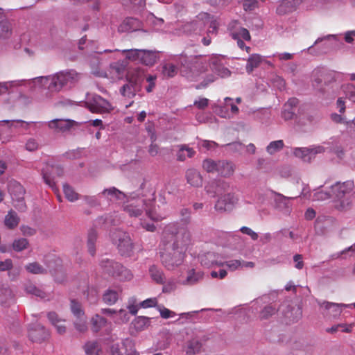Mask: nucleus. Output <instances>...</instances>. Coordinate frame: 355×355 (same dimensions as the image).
I'll return each instance as SVG.
<instances>
[{
  "mask_svg": "<svg viewBox=\"0 0 355 355\" xmlns=\"http://www.w3.org/2000/svg\"><path fill=\"white\" fill-rule=\"evenodd\" d=\"M80 78L81 74L76 70L66 69L51 76L37 78L35 80L48 90L50 97L51 94L58 93L63 87L73 86Z\"/></svg>",
  "mask_w": 355,
  "mask_h": 355,
  "instance_id": "f257e3e1",
  "label": "nucleus"
},
{
  "mask_svg": "<svg viewBox=\"0 0 355 355\" xmlns=\"http://www.w3.org/2000/svg\"><path fill=\"white\" fill-rule=\"evenodd\" d=\"M123 210L131 217L141 216L145 210L147 216L153 221H159L164 217L156 211L155 191L150 192V196L132 198L123 207Z\"/></svg>",
  "mask_w": 355,
  "mask_h": 355,
  "instance_id": "f03ea898",
  "label": "nucleus"
},
{
  "mask_svg": "<svg viewBox=\"0 0 355 355\" xmlns=\"http://www.w3.org/2000/svg\"><path fill=\"white\" fill-rule=\"evenodd\" d=\"M167 241L176 249L186 252L191 243V233L187 226H181L178 223H169L164 229L162 243H167Z\"/></svg>",
  "mask_w": 355,
  "mask_h": 355,
  "instance_id": "7ed1b4c3",
  "label": "nucleus"
},
{
  "mask_svg": "<svg viewBox=\"0 0 355 355\" xmlns=\"http://www.w3.org/2000/svg\"><path fill=\"white\" fill-rule=\"evenodd\" d=\"M354 188V183L352 180L337 182L331 187L332 197L334 198V206L336 209L345 211L352 207V193Z\"/></svg>",
  "mask_w": 355,
  "mask_h": 355,
  "instance_id": "20e7f679",
  "label": "nucleus"
},
{
  "mask_svg": "<svg viewBox=\"0 0 355 355\" xmlns=\"http://www.w3.org/2000/svg\"><path fill=\"white\" fill-rule=\"evenodd\" d=\"M164 246L161 249V261L162 264L168 270H173L175 268L180 266L184 261L185 252L176 249L171 245L170 241L167 243H162Z\"/></svg>",
  "mask_w": 355,
  "mask_h": 355,
  "instance_id": "39448f33",
  "label": "nucleus"
},
{
  "mask_svg": "<svg viewBox=\"0 0 355 355\" xmlns=\"http://www.w3.org/2000/svg\"><path fill=\"white\" fill-rule=\"evenodd\" d=\"M103 271L121 281H129L133 277L132 272L119 262L108 259L101 261Z\"/></svg>",
  "mask_w": 355,
  "mask_h": 355,
  "instance_id": "423d86ee",
  "label": "nucleus"
},
{
  "mask_svg": "<svg viewBox=\"0 0 355 355\" xmlns=\"http://www.w3.org/2000/svg\"><path fill=\"white\" fill-rule=\"evenodd\" d=\"M112 239L121 256L130 257L132 254L134 244L128 233L116 230L112 234Z\"/></svg>",
  "mask_w": 355,
  "mask_h": 355,
  "instance_id": "0eeeda50",
  "label": "nucleus"
},
{
  "mask_svg": "<svg viewBox=\"0 0 355 355\" xmlns=\"http://www.w3.org/2000/svg\"><path fill=\"white\" fill-rule=\"evenodd\" d=\"M8 191L12 197L15 207L21 212L26 210V205L24 201L25 189L23 186L16 182L12 181L8 184Z\"/></svg>",
  "mask_w": 355,
  "mask_h": 355,
  "instance_id": "6e6552de",
  "label": "nucleus"
},
{
  "mask_svg": "<svg viewBox=\"0 0 355 355\" xmlns=\"http://www.w3.org/2000/svg\"><path fill=\"white\" fill-rule=\"evenodd\" d=\"M238 21H232L228 26L231 37L237 42L238 46L241 49H245L248 53L250 51V47L247 46L242 39L250 41L251 39L249 31L243 27H237Z\"/></svg>",
  "mask_w": 355,
  "mask_h": 355,
  "instance_id": "1a4fd4ad",
  "label": "nucleus"
},
{
  "mask_svg": "<svg viewBox=\"0 0 355 355\" xmlns=\"http://www.w3.org/2000/svg\"><path fill=\"white\" fill-rule=\"evenodd\" d=\"M126 77L128 83L124 85L120 92L123 96L131 98L135 95L136 87L141 80L142 73L139 69L128 71Z\"/></svg>",
  "mask_w": 355,
  "mask_h": 355,
  "instance_id": "9d476101",
  "label": "nucleus"
},
{
  "mask_svg": "<svg viewBox=\"0 0 355 355\" xmlns=\"http://www.w3.org/2000/svg\"><path fill=\"white\" fill-rule=\"evenodd\" d=\"M87 107L93 113H109L114 110V107L105 99L100 96H96L92 101L87 103Z\"/></svg>",
  "mask_w": 355,
  "mask_h": 355,
  "instance_id": "9b49d317",
  "label": "nucleus"
},
{
  "mask_svg": "<svg viewBox=\"0 0 355 355\" xmlns=\"http://www.w3.org/2000/svg\"><path fill=\"white\" fill-rule=\"evenodd\" d=\"M63 173V168L60 166H51L49 164H46L42 171V178L45 183L52 189H54L55 186L54 182L55 177H61Z\"/></svg>",
  "mask_w": 355,
  "mask_h": 355,
  "instance_id": "f8f14e48",
  "label": "nucleus"
},
{
  "mask_svg": "<svg viewBox=\"0 0 355 355\" xmlns=\"http://www.w3.org/2000/svg\"><path fill=\"white\" fill-rule=\"evenodd\" d=\"M324 152V148L320 146L313 148H297L294 155L301 158L304 162H310L315 155Z\"/></svg>",
  "mask_w": 355,
  "mask_h": 355,
  "instance_id": "ddd939ff",
  "label": "nucleus"
},
{
  "mask_svg": "<svg viewBox=\"0 0 355 355\" xmlns=\"http://www.w3.org/2000/svg\"><path fill=\"white\" fill-rule=\"evenodd\" d=\"M223 57L221 55L212 56L209 60V66L213 71L216 73L222 78L230 76V71L223 66L222 60Z\"/></svg>",
  "mask_w": 355,
  "mask_h": 355,
  "instance_id": "4468645a",
  "label": "nucleus"
},
{
  "mask_svg": "<svg viewBox=\"0 0 355 355\" xmlns=\"http://www.w3.org/2000/svg\"><path fill=\"white\" fill-rule=\"evenodd\" d=\"M49 334L46 329L40 324H33L28 329V337L33 342L42 343Z\"/></svg>",
  "mask_w": 355,
  "mask_h": 355,
  "instance_id": "2eb2a0df",
  "label": "nucleus"
},
{
  "mask_svg": "<svg viewBox=\"0 0 355 355\" xmlns=\"http://www.w3.org/2000/svg\"><path fill=\"white\" fill-rule=\"evenodd\" d=\"M237 200L238 199L234 193H227L218 200L215 204V209L220 211L230 210L237 202Z\"/></svg>",
  "mask_w": 355,
  "mask_h": 355,
  "instance_id": "dca6fc26",
  "label": "nucleus"
},
{
  "mask_svg": "<svg viewBox=\"0 0 355 355\" xmlns=\"http://www.w3.org/2000/svg\"><path fill=\"white\" fill-rule=\"evenodd\" d=\"M320 309L322 310L324 315L337 317L342 312V307H348L350 305L344 304H336L329 302H322L319 303Z\"/></svg>",
  "mask_w": 355,
  "mask_h": 355,
  "instance_id": "f3484780",
  "label": "nucleus"
},
{
  "mask_svg": "<svg viewBox=\"0 0 355 355\" xmlns=\"http://www.w3.org/2000/svg\"><path fill=\"white\" fill-rule=\"evenodd\" d=\"M76 122L69 119H54L49 122V127L56 131L65 132L70 130Z\"/></svg>",
  "mask_w": 355,
  "mask_h": 355,
  "instance_id": "a211bd4d",
  "label": "nucleus"
},
{
  "mask_svg": "<svg viewBox=\"0 0 355 355\" xmlns=\"http://www.w3.org/2000/svg\"><path fill=\"white\" fill-rule=\"evenodd\" d=\"M298 0H283L276 9L279 15H284L295 11L298 6Z\"/></svg>",
  "mask_w": 355,
  "mask_h": 355,
  "instance_id": "6ab92c4d",
  "label": "nucleus"
},
{
  "mask_svg": "<svg viewBox=\"0 0 355 355\" xmlns=\"http://www.w3.org/2000/svg\"><path fill=\"white\" fill-rule=\"evenodd\" d=\"M186 180L188 184L194 187L202 185L203 178L199 171L194 168H189L186 171Z\"/></svg>",
  "mask_w": 355,
  "mask_h": 355,
  "instance_id": "aec40b11",
  "label": "nucleus"
},
{
  "mask_svg": "<svg viewBox=\"0 0 355 355\" xmlns=\"http://www.w3.org/2000/svg\"><path fill=\"white\" fill-rule=\"evenodd\" d=\"M140 62L146 66H153L158 60V52L141 49Z\"/></svg>",
  "mask_w": 355,
  "mask_h": 355,
  "instance_id": "412c9836",
  "label": "nucleus"
},
{
  "mask_svg": "<svg viewBox=\"0 0 355 355\" xmlns=\"http://www.w3.org/2000/svg\"><path fill=\"white\" fill-rule=\"evenodd\" d=\"M218 175L228 178L234 174L235 166L232 162L225 160H218Z\"/></svg>",
  "mask_w": 355,
  "mask_h": 355,
  "instance_id": "4be33fe9",
  "label": "nucleus"
},
{
  "mask_svg": "<svg viewBox=\"0 0 355 355\" xmlns=\"http://www.w3.org/2000/svg\"><path fill=\"white\" fill-rule=\"evenodd\" d=\"M48 318L51 323L56 328L57 332L59 334H63L66 332V326L64 324L65 320L60 319L58 315L55 312H50L48 313Z\"/></svg>",
  "mask_w": 355,
  "mask_h": 355,
  "instance_id": "5701e85b",
  "label": "nucleus"
},
{
  "mask_svg": "<svg viewBox=\"0 0 355 355\" xmlns=\"http://www.w3.org/2000/svg\"><path fill=\"white\" fill-rule=\"evenodd\" d=\"M178 148L176 156L177 159L180 162H184L187 158H192L196 155L194 149L187 145L182 144L178 146Z\"/></svg>",
  "mask_w": 355,
  "mask_h": 355,
  "instance_id": "b1692460",
  "label": "nucleus"
},
{
  "mask_svg": "<svg viewBox=\"0 0 355 355\" xmlns=\"http://www.w3.org/2000/svg\"><path fill=\"white\" fill-rule=\"evenodd\" d=\"M121 291L108 288L103 295L102 300L107 305L114 304L119 300Z\"/></svg>",
  "mask_w": 355,
  "mask_h": 355,
  "instance_id": "393cba45",
  "label": "nucleus"
},
{
  "mask_svg": "<svg viewBox=\"0 0 355 355\" xmlns=\"http://www.w3.org/2000/svg\"><path fill=\"white\" fill-rule=\"evenodd\" d=\"M202 343L197 338H193L187 343L186 353L189 355L198 354L201 352Z\"/></svg>",
  "mask_w": 355,
  "mask_h": 355,
  "instance_id": "a878e982",
  "label": "nucleus"
},
{
  "mask_svg": "<svg viewBox=\"0 0 355 355\" xmlns=\"http://www.w3.org/2000/svg\"><path fill=\"white\" fill-rule=\"evenodd\" d=\"M149 273L153 280L158 284L165 283V276L163 271L156 266L153 265L149 268Z\"/></svg>",
  "mask_w": 355,
  "mask_h": 355,
  "instance_id": "bb28decb",
  "label": "nucleus"
},
{
  "mask_svg": "<svg viewBox=\"0 0 355 355\" xmlns=\"http://www.w3.org/2000/svg\"><path fill=\"white\" fill-rule=\"evenodd\" d=\"M262 61L261 56L259 54L251 55L247 62L246 71L251 73L254 69L257 68Z\"/></svg>",
  "mask_w": 355,
  "mask_h": 355,
  "instance_id": "cd10ccee",
  "label": "nucleus"
},
{
  "mask_svg": "<svg viewBox=\"0 0 355 355\" xmlns=\"http://www.w3.org/2000/svg\"><path fill=\"white\" fill-rule=\"evenodd\" d=\"M19 218L17 214L13 211H9L5 217V225L9 229H13L19 224Z\"/></svg>",
  "mask_w": 355,
  "mask_h": 355,
  "instance_id": "c85d7f7f",
  "label": "nucleus"
},
{
  "mask_svg": "<svg viewBox=\"0 0 355 355\" xmlns=\"http://www.w3.org/2000/svg\"><path fill=\"white\" fill-rule=\"evenodd\" d=\"M150 323V318L144 316L137 317L132 322V324L137 331L145 329Z\"/></svg>",
  "mask_w": 355,
  "mask_h": 355,
  "instance_id": "c756f323",
  "label": "nucleus"
},
{
  "mask_svg": "<svg viewBox=\"0 0 355 355\" xmlns=\"http://www.w3.org/2000/svg\"><path fill=\"white\" fill-rule=\"evenodd\" d=\"M198 17L202 20H205V23H209V33H214L217 32L218 23L216 20L213 19V17H211L209 14L207 12L201 13L199 15Z\"/></svg>",
  "mask_w": 355,
  "mask_h": 355,
  "instance_id": "7c9ffc66",
  "label": "nucleus"
},
{
  "mask_svg": "<svg viewBox=\"0 0 355 355\" xmlns=\"http://www.w3.org/2000/svg\"><path fill=\"white\" fill-rule=\"evenodd\" d=\"M277 311L278 309L275 306L272 304L267 305L259 312V318L261 320H268L274 315Z\"/></svg>",
  "mask_w": 355,
  "mask_h": 355,
  "instance_id": "2f4dec72",
  "label": "nucleus"
},
{
  "mask_svg": "<svg viewBox=\"0 0 355 355\" xmlns=\"http://www.w3.org/2000/svg\"><path fill=\"white\" fill-rule=\"evenodd\" d=\"M218 160L215 161L211 159H206L202 162V168L209 173H217L218 167Z\"/></svg>",
  "mask_w": 355,
  "mask_h": 355,
  "instance_id": "473e14b6",
  "label": "nucleus"
},
{
  "mask_svg": "<svg viewBox=\"0 0 355 355\" xmlns=\"http://www.w3.org/2000/svg\"><path fill=\"white\" fill-rule=\"evenodd\" d=\"M102 194L104 196H110V200H122L125 197L124 193L115 187L104 189L102 192Z\"/></svg>",
  "mask_w": 355,
  "mask_h": 355,
  "instance_id": "72a5a7b5",
  "label": "nucleus"
},
{
  "mask_svg": "<svg viewBox=\"0 0 355 355\" xmlns=\"http://www.w3.org/2000/svg\"><path fill=\"white\" fill-rule=\"evenodd\" d=\"M97 239V233L94 230H90L88 233L87 247L89 254L92 256L95 254V242Z\"/></svg>",
  "mask_w": 355,
  "mask_h": 355,
  "instance_id": "f704fd0d",
  "label": "nucleus"
},
{
  "mask_svg": "<svg viewBox=\"0 0 355 355\" xmlns=\"http://www.w3.org/2000/svg\"><path fill=\"white\" fill-rule=\"evenodd\" d=\"M121 52L128 60L140 62L141 49H124Z\"/></svg>",
  "mask_w": 355,
  "mask_h": 355,
  "instance_id": "c9c22d12",
  "label": "nucleus"
},
{
  "mask_svg": "<svg viewBox=\"0 0 355 355\" xmlns=\"http://www.w3.org/2000/svg\"><path fill=\"white\" fill-rule=\"evenodd\" d=\"M25 268L28 272L35 275L46 272V269L37 262L30 263L26 265Z\"/></svg>",
  "mask_w": 355,
  "mask_h": 355,
  "instance_id": "e433bc0d",
  "label": "nucleus"
},
{
  "mask_svg": "<svg viewBox=\"0 0 355 355\" xmlns=\"http://www.w3.org/2000/svg\"><path fill=\"white\" fill-rule=\"evenodd\" d=\"M107 320L98 314L95 315L92 319V329L94 331H98L103 327L105 326Z\"/></svg>",
  "mask_w": 355,
  "mask_h": 355,
  "instance_id": "4c0bfd02",
  "label": "nucleus"
},
{
  "mask_svg": "<svg viewBox=\"0 0 355 355\" xmlns=\"http://www.w3.org/2000/svg\"><path fill=\"white\" fill-rule=\"evenodd\" d=\"M178 73V68L171 63H166L162 67V74L166 78H173Z\"/></svg>",
  "mask_w": 355,
  "mask_h": 355,
  "instance_id": "58836bf2",
  "label": "nucleus"
},
{
  "mask_svg": "<svg viewBox=\"0 0 355 355\" xmlns=\"http://www.w3.org/2000/svg\"><path fill=\"white\" fill-rule=\"evenodd\" d=\"M29 246L28 241L25 238H20L14 240L12 243V248L16 252H21L26 250Z\"/></svg>",
  "mask_w": 355,
  "mask_h": 355,
  "instance_id": "ea45409f",
  "label": "nucleus"
},
{
  "mask_svg": "<svg viewBox=\"0 0 355 355\" xmlns=\"http://www.w3.org/2000/svg\"><path fill=\"white\" fill-rule=\"evenodd\" d=\"M63 191L65 195L66 198L71 201L73 202L78 199V194L68 184L63 185Z\"/></svg>",
  "mask_w": 355,
  "mask_h": 355,
  "instance_id": "a19ab883",
  "label": "nucleus"
},
{
  "mask_svg": "<svg viewBox=\"0 0 355 355\" xmlns=\"http://www.w3.org/2000/svg\"><path fill=\"white\" fill-rule=\"evenodd\" d=\"M85 351L87 355H99L100 348L97 343L88 342L85 345Z\"/></svg>",
  "mask_w": 355,
  "mask_h": 355,
  "instance_id": "79ce46f5",
  "label": "nucleus"
},
{
  "mask_svg": "<svg viewBox=\"0 0 355 355\" xmlns=\"http://www.w3.org/2000/svg\"><path fill=\"white\" fill-rule=\"evenodd\" d=\"M285 317L288 318L290 322H297L302 317V311L300 308H293L291 311H288L285 313Z\"/></svg>",
  "mask_w": 355,
  "mask_h": 355,
  "instance_id": "37998d69",
  "label": "nucleus"
},
{
  "mask_svg": "<svg viewBox=\"0 0 355 355\" xmlns=\"http://www.w3.org/2000/svg\"><path fill=\"white\" fill-rule=\"evenodd\" d=\"M284 148V142L282 140H277L270 142L266 148L267 152L270 155H272L279 151Z\"/></svg>",
  "mask_w": 355,
  "mask_h": 355,
  "instance_id": "c03bdc74",
  "label": "nucleus"
},
{
  "mask_svg": "<svg viewBox=\"0 0 355 355\" xmlns=\"http://www.w3.org/2000/svg\"><path fill=\"white\" fill-rule=\"evenodd\" d=\"M26 291L28 293L34 295L37 297H40L42 299H44L46 297L45 293L42 291L41 289L37 288L34 284H28L26 286L25 288Z\"/></svg>",
  "mask_w": 355,
  "mask_h": 355,
  "instance_id": "a18cd8bd",
  "label": "nucleus"
},
{
  "mask_svg": "<svg viewBox=\"0 0 355 355\" xmlns=\"http://www.w3.org/2000/svg\"><path fill=\"white\" fill-rule=\"evenodd\" d=\"M71 310L76 318H80L85 315L81 304L75 300H71Z\"/></svg>",
  "mask_w": 355,
  "mask_h": 355,
  "instance_id": "49530a36",
  "label": "nucleus"
},
{
  "mask_svg": "<svg viewBox=\"0 0 355 355\" xmlns=\"http://www.w3.org/2000/svg\"><path fill=\"white\" fill-rule=\"evenodd\" d=\"M202 278V275L200 272H195L194 270H191L188 272L186 282L188 284H194Z\"/></svg>",
  "mask_w": 355,
  "mask_h": 355,
  "instance_id": "de8ad7c7",
  "label": "nucleus"
},
{
  "mask_svg": "<svg viewBox=\"0 0 355 355\" xmlns=\"http://www.w3.org/2000/svg\"><path fill=\"white\" fill-rule=\"evenodd\" d=\"M75 328L80 332H84L87 329L85 315L80 318H76L74 322Z\"/></svg>",
  "mask_w": 355,
  "mask_h": 355,
  "instance_id": "09e8293b",
  "label": "nucleus"
},
{
  "mask_svg": "<svg viewBox=\"0 0 355 355\" xmlns=\"http://www.w3.org/2000/svg\"><path fill=\"white\" fill-rule=\"evenodd\" d=\"M332 197V193L330 194L327 191L323 190L315 192L313 196V200L314 201H323L329 199Z\"/></svg>",
  "mask_w": 355,
  "mask_h": 355,
  "instance_id": "8fccbe9b",
  "label": "nucleus"
},
{
  "mask_svg": "<svg viewBox=\"0 0 355 355\" xmlns=\"http://www.w3.org/2000/svg\"><path fill=\"white\" fill-rule=\"evenodd\" d=\"M112 73L116 74L118 78H121L125 71V68L120 63H113L110 65Z\"/></svg>",
  "mask_w": 355,
  "mask_h": 355,
  "instance_id": "3c124183",
  "label": "nucleus"
},
{
  "mask_svg": "<svg viewBox=\"0 0 355 355\" xmlns=\"http://www.w3.org/2000/svg\"><path fill=\"white\" fill-rule=\"evenodd\" d=\"M181 221L183 223L181 226H187L191 219V211L187 208H183L180 210Z\"/></svg>",
  "mask_w": 355,
  "mask_h": 355,
  "instance_id": "603ef678",
  "label": "nucleus"
},
{
  "mask_svg": "<svg viewBox=\"0 0 355 355\" xmlns=\"http://www.w3.org/2000/svg\"><path fill=\"white\" fill-rule=\"evenodd\" d=\"M162 285V292L164 293H170L172 291H175V289L176 288V282L173 279H168L166 282H165V283Z\"/></svg>",
  "mask_w": 355,
  "mask_h": 355,
  "instance_id": "864d4df0",
  "label": "nucleus"
},
{
  "mask_svg": "<svg viewBox=\"0 0 355 355\" xmlns=\"http://www.w3.org/2000/svg\"><path fill=\"white\" fill-rule=\"evenodd\" d=\"M218 183L219 182L216 180L209 182V184L205 187V190L207 193L211 194L213 197H214L218 192V190L216 188L218 186Z\"/></svg>",
  "mask_w": 355,
  "mask_h": 355,
  "instance_id": "5fc2aeb1",
  "label": "nucleus"
},
{
  "mask_svg": "<svg viewBox=\"0 0 355 355\" xmlns=\"http://www.w3.org/2000/svg\"><path fill=\"white\" fill-rule=\"evenodd\" d=\"M245 11H251L259 7L258 0H244L243 3Z\"/></svg>",
  "mask_w": 355,
  "mask_h": 355,
  "instance_id": "6e6d98bb",
  "label": "nucleus"
},
{
  "mask_svg": "<svg viewBox=\"0 0 355 355\" xmlns=\"http://www.w3.org/2000/svg\"><path fill=\"white\" fill-rule=\"evenodd\" d=\"M346 96L352 101L355 102V86L349 84L345 87Z\"/></svg>",
  "mask_w": 355,
  "mask_h": 355,
  "instance_id": "4d7b16f0",
  "label": "nucleus"
},
{
  "mask_svg": "<svg viewBox=\"0 0 355 355\" xmlns=\"http://www.w3.org/2000/svg\"><path fill=\"white\" fill-rule=\"evenodd\" d=\"M240 231L245 234H247L251 237V239L254 241H256L258 239V234L254 232L252 229L250 227L243 226L240 229Z\"/></svg>",
  "mask_w": 355,
  "mask_h": 355,
  "instance_id": "13d9d810",
  "label": "nucleus"
},
{
  "mask_svg": "<svg viewBox=\"0 0 355 355\" xmlns=\"http://www.w3.org/2000/svg\"><path fill=\"white\" fill-rule=\"evenodd\" d=\"M12 268V261L10 259L0 261V272L10 270Z\"/></svg>",
  "mask_w": 355,
  "mask_h": 355,
  "instance_id": "bf43d9fd",
  "label": "nucleus"
},
{
  "mask_svg": "<svg viewBox=\"0 0 355 355\" xmlns=\"http://www.w3.org/2000/svg\"><path fill=\"white\" fill-rule=\"evenodd\" d=\"M160 315L162 318L168 319L170 318L175 317L176 315V313L168 309H166L165 307L159 310Z\"/></svg>",
  "mask_w": 355,
  "mask_h": 355,
  "instance_id": "052dcab7",
  "label": "nucleus"
},
{
  "mask_svg": "<svg viewBox=\"0 0 355 355\" xmlns=\"http://www.w3.org/2000/svg\"><path fill=\"white\" fill-rule=\"evenodd\" d=\"M209 100L206 98H200L194 101L193 105L198 109H205L208 106Z\"/></svg>",
  "mask_w": 355,
  "mask_h": 355,
  "instance_id": "680f3d73",
  "label": "nucleus"
},
{
  "mask_svg": "<svg viewBox=\"0 0 355 355\" xmlns=\"http://www.w3.org/2000/svg\"><path fill=\"white\" fill-rule=\"evenodd\" d=\"M242 263L239 260H231L228 261H225V266L229 268L232 270H234L239 267H241Z\"/></svg>",
  "mask_w": 355,
  "mask_h": 355,
  "instance_id": "e2e57ef3",
  "label": "nucleus"
},
{
  "mask_svg": "<svg viewBox=\"0 0 355 355\" xmlns=\"http://www.w3.org/2000/svg\"><path fill=\"white\" fill-rule=\"evenodd\" d=\"M157 303V301L155 298H149L141 302L140 306L143 308L154 307Z\"/></svg>",
  "mask_w": 355,
  "mask_h": 355,
  "instance_id": "0e129e2a",
  "label": "nucleus"
},
{
  "mask_svg": "<svg viewBox=\"0 0 355 355\" xmlns=\"http://www.w3.org/2000/svg\"><path fill=\"white\" fill-rule=\"evenodd\" d=\"M38 148V144L34 139H29L26 144V149L28 151H34Z\"/></svg>",
  "mask_w": 355,
  "mask_h": 355,
  "instance_id": "69168bd1",
  "label": "nucleus"
},
{
  "mask_svg": "<svg viewBox=\"0 0 355 355\" xmlns=\"http://www.w3.org/2000/svg\"><path fill=\"white\" fill-rule=\"evenodd\" d=\"M156 76H149L146 80L148 83V85L146 87L148 92H151L155 86Z\"/></svg>",
  "mask_w": 355,
  "mask_h": 355,
  "instance_id": "338daca9",
  "label": "nucleus"
},
{
  "mask_svg": "<svg viewBox=\"0 0 355 355\" xmlns=\"http://www.w3.org/2000/svg\"><path fill=\"white\" fill-rule=\"evenodd\" d=\"M355 37V31H349L344 34V39L347 43L352 44Z\"/></svg>",
  "mask_w": 355,
  "mask_h": 355,
  "instance_id": "774afa93",
  "label": "nucleus"
}]
</instances>
